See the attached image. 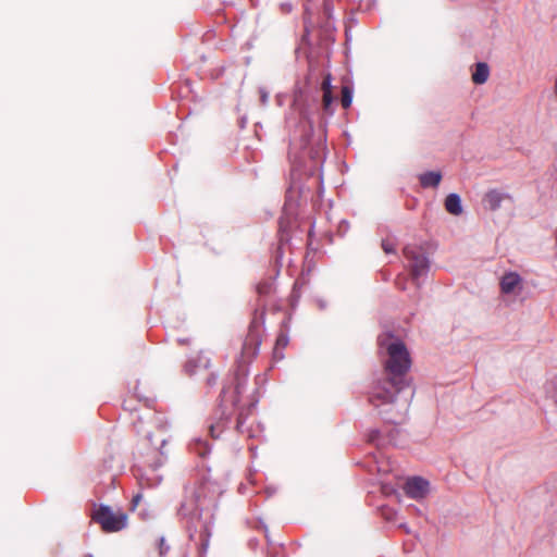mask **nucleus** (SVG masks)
Instances as JSON below:
<instances>
[{
	"instance_id": "obj_1",
	"label": "nucleus",
	"mask_w": 557,
	"mask_h": 557,
	"mask_svg": "<svg viewBox=\"0 0 557 557\" xmlns=\"http://www.w3.org/2000/svg\"><path fill=\"white\" fill-rule=\"evenodd\" d=\"M377 343L380 348L386 350V377L372 386L369 403L379 410L385 421L399 423L405 419L413 396L406 380L411 358L406 345L397 338L380 336Z\"/></svg>"
},
{
	"instance_id": "obj_2",
	"label": "nucleus",
	"mask_w": 557,
	"mask_h": 557,
	"mask_svg": "<svg viewBox=\"0 0 557 557\" xmlns=\"http://www.w3.org/2000/svg\"><path fill=\"white\" fill-rule=\"evenodd\" d=\"M260 344L261 338L258 330L255 326H250L242 347L238 371L235 375V386L233 389L224 388L222 391L221 404L224 407L223 416H225V420L232 414L231 409L236 408L239 403V395L247 375L245 366L258 355Z\"/></svg>"
},
{
	"instance_id": "obj_3",
	"label": "nucleus",
	"mask_w": 557,
	"mask_h": 557,
	"mask_svg": "<svg viewBox=\"0 0 557 557\" xmlns=\"http://www.w3.org/2000/svg\"><path fill=\"white\" fill-rule=\"evenodd\" d=\"M406 260L408 261V269L410 275L419 289V280L425 276L430 270V260L423 251L422 247L408 245L403 250Z\"/></svg>"
},
{
	"instance_id": "obj_4",
	"label": "nucleus",
	"mask_w": 557,
	"mask_h": 557,
	"mask_svg": "<svg viewBox=\"0 0 557 557\" xmlns=\"http://www.w3.org/2000/svg\"><path fill=\"white\" fill-rule=\"evenodd\" d=\"M91 518L107 533L121 531L126 527L127 521V516L124 512H115L109 506H100L94 511Z\"/></svg>"
},
{
	"instance_id": "obj_5",
	"label": "nucleus",
	"mask_w": 557,
	"mask_h": 557,
	"mask_svg": "<svg viewBox=\"0 0 557 557\" xmlns=\"http://www.w3.org/2000/svg\"><path fill=\"white\" fill-rule=\"evenodd\" d=\"M404 490L410 498L421 499L429 492V482L420 476H413L407 480Z\"/></svg>"
},
{
	"instance_id": "obj_6",
	"label": "nucleus",
	"mask_w": 557,
	"mask_h": 557,
	"mask_svg": "<svg viewBox=\"0 0 557 557\" xmlns=\"http://www.w3.org/2000/svg\"><path fill=\"white\" fill-rule=\"evenodd\" d=\"M512 201V197L504 191L498 189H491L485 193L482 199V205L485 209L490 211H495L500 208L504 201Z\"/></svg>"
},
{
	"instance_id": "obj_7",
	"label": "nucleus",
	"mask_w": 557,
	"mask_h": 557,
	"mask_svg": "<svg viewBox=\"0 0 557 557\" xmlns=\"http://www.w3.org/2000/svg\"><path fill=\"white\" fill-rule=\"evenodd\" d=\"M419 181L422 187H437L442 181V174L440 172H425L419 176Z\"/></svg>"
},
{
	"instance_id": "obj_8",
	"label": "nucleus",
	"mask_w": 557,
	"mask_h": 557,
	"mask_svg": "<svg viewBox=\"0 0 557 557\" xmlns=\"http://www.w3.org/2000/svg\"><path fill=\"white\" fill-rule=\"evenodd\" d=\"M490 76V67L484 62H479L475 64V70L472 73V82L476 85L484 84Z\"/></svg>"
},
{
	"instance_id": "obj_9",
	"label": "nucleus",
	"mask_w": 557,
	"mask_h": 557,
	"mask_svg": "<svg viewBox=\"0 0 557 557\" xmlns=\"http://www.w3.org/2000/svg\"><path fill=\"white\" fill-rule=\"evenodd\" d=\"M445 209L454 215L462 213L461 199L457 194H449L445 199Z\"/></svg>"
},
{
	"instance_id": "obj_10",
	"label": "nucleus",
	"mask_w": 557,
	"mask_h": 557,
	"mask_svg": "<svg viewBox=\"0 0 557 557\" xmlns=\"http://www.w3.org/2000/svg\"><path fill=\"white\" fill-rule=\"evenodd\" d=\"M520 276L517 273H508L503 276L500 282L502 290L506 294L511 293L519 284Z\"/></svg>"
},
{
	"instance_id": "obj_11",
	"label": "nucleus",
	"mask_w": 557,
	"mask_h": 557,
	"mask_svg": "<svg viewBox=\"0 0 557 557\" xmlns=\"http://www.w3.org/2000/svg\"><path fill=\"white\" fill-rule=\"evenodd\" d=\"M341 102L344 109H348L352 102V89L349 86L342 87Z\"/></svg>"
},
{
	"instance_id": "obj_12",
	"label": "nucleus",
	"mask_w": 557,
	"mask_h": 557,
	"mask_svg": "<svg viewBox=\"0 0 557 557\" xmlns=\"http://www.w3.org/2000/svg\"><path fill=\"white\" fill-rule=\"evenodd\" d=\"M149 441L156 453H158L160 456L166 455V451L164 450L166 440L164 437H160L157 441H153L152 436H149Z\"/></svg>"
},
{
	"instance_id": "obj_13",
	"label": "nucleus",
	"mask_w": 557,
	"mask_h": 557,
	"mask_svg": "<svg viewBox=\"0 0 557 557\" xmlns=\"http://www.w3.org/2000/svg\"><path fill=\"white\" fill-rule=\"evenodd\" d=\"M272 292H273V283L270 281H263L257 285V293L260 296L270 295Z\"/></svg>"
},
{
	"instance_id": "obj_14",
	"label": "nucleus",
	"mask_w": 557,
	"mask_h": 557,
	"mask_svg": "<svg viewBox=\"0 0 557 557\" xmlns=\"http://www.w3.org/2000/svg\"><path fill=\"white\" fill-rule=\"evenodd\" d=\"M288 345V336L286 334L281 333L275 342V346L273 349V357L277 356L278 349H284Z\"/></svg>"
},
{
	"instance_id": "obj_15",
	"label": "nucleus",
	"mask_w": 557,
	"mask_h": 557,
	"mask_svg": "<svg viewBox=\"0 0 557 557\" xmlns=\"http://www.w3.org/2000/svg\"><path fill=\"white\" fill-rule=\"evenodd\" d=\"M333 100H334V98H333L332 92H324L323 94L322 107H323V110L326 113H332L331 107H332Z\"/></svg>"
},
{
	"instance_id": "obj_16",
	"label": "nucleus",
	"mask_w": 557,
	"mask_h": 557,
	"mask_svg": "<svg viewBox=\"0 0 557 557\" xmlns=\"http://www.w3.org/2000/svg\"><path fill=\"white\" fill-rule=\"evenodd\" d=\"M224 426H225V423L223 421H219L216 424L210 425L211 436L214 438H218L220 436L222 430L224 429Z\"/></svg>"
},
{
	"instance_id": "obj_17",
	"label": "nucleus",
	"mask_w": 557,
	"mask_h": 557,
	"mask_svg": "<svg viewBox=\"0 0 557 557\" xmlns=\"http://www.w3.org/2000/svg\"><path fill=\"white\" fill-rule=\"evenodd\" d=\"M332 76L331 74H327L324 76L323 81H322V84H321V89L324 92H332Z\"/></svg>"
},
{
	"instance_id": "obj_18",
	"label": "nucleus",
	"mask_w": 557,
	"mask_h": 557,
	"mask_svg": "<svg viewBox=\"0 0 557 557\" xmlns=\"http://www.w3.org/2000/svg\"><path fill=\"white\" fill-rule=\"evenodd\" d=\"M406 282H407V276L398 275L396 281H395V284H396L398 289L405 290L406 289Z\"/></svg>"
},
{
	"instance_id": "obj_19",
	"label": "nucleus",
	"mask_w": 557,
	"mask_h": 557,
	"mask_svg": "<svg viewBox=\"0 0 557 557\" xmlns=\"http://www.w3.org/2000/svg\"><path fill=\"white\" fill-rule=\"evenodd\" d=\"M199 496H200V494H198V493L196 494L195 493L196 499L193 503H190V504H187V503L183 504V507H185L189 511L196 509L198 507Z\"/></svg>"
},
{
	"instance_id": "obj_20",
	"label": "nucleus",
	"mask_w": 557,
	"mask_h": 557,
	"mask_svg": "<svg viewBox=\"0 0 557 557\" xmlns=\"http://www.w3.org/2000/svg\"><path fill=\"white\" fill-rule=\"evenodd\" d=\"M382 249L386 253H392V252L395 251L394 245L391 242H388V240H382Z\"/></svg>"
},
{
	"instance_id": "obj_21",
	"label": "nucleus",
	"mask_w": 557,
	"mask_h": 557,
	"mask_svg": "<svg viewBox=\"0 0 557 557\" xmlns=\"http://www.w3.org/2000/svg\"><path fill=\"white\" fill-rule=\"evenodd\" d=\"M206 383L208 386H213L216 383V375L214 373H209L206 379Z\"/></svg>"
},
{
	"instance_id": "obj_22",
	"label": "nucleus",
	"mask_w": 557,
	"mask_h": 557,
	"mask_svg": "<svg viewBox=\"0 0 557 557\" xmlns=\"http://www.w3.org/2000/svg\"><path fill=\"white\" fill-rule=\"evenodd\" d=\"M243 423H244V414L242 412H239V414L237 417V423H236V428L238 431H242Z\"/></svg>"
},
{
	"instance_id": "obj_23",
	"label": "nucleus",
	"mask_w": 557,
	"mask_h": 557,
	"mask_svg": "<svg viewBox=\"0 0 557 557\" xmlns=\"http://www.w3.org/2000/svg\"><path fill=\"white\" fill-rule=\"evenodd\" d=\"M283 349H278L277 351V356L276 357H273L275 360H282L284 358V355H283Z\"/></svg>"
},
{
	"instance_id": "obj_24",
	"label": "nucleus",
	"mask_w": 557,
	"mask_h": 557,
	"mask_svg": "<svg viewBox=\"0 0 557 557\" xmlns=\"http://www.w3.org/2000/svg\"><path fill=\"white\" fill-rule=\"evenodd\" d=\"M163 542H164V540H163V539H161V540H160V554H161V555H163V554H164V552H163V547H164Z\"/></svg>"
},
{
	"instance_id": "obj_25",
	"label": "nucleus",
	"mask_w": 557,
	"mask_h": 557,
	"mask_svg": "<svg viewBox=\"0 0 557 557\" xmlns=\"http://www.w3.org/2000/svg\"><path fill=\"white\" fill-rule=\"evenodd\" d=\"M162 465V460L160 458H158L154 462H153V467H159Z\"/></svg>"
}]
</instances>
